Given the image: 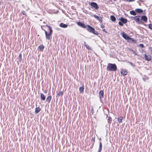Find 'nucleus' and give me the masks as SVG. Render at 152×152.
<instances>
[{
  "label": "nucleus",
  "instance_id": "nucleus-38",
  "mask_svg": "<svg viewBox=\"0 0 152 152\" xmlns=\"http://www.w3.org/2000/svg\"><path fill=\"white\" fill-rule=\"evenodd\" d=\"M151 51L152 52V48H150Z\"/></svg>",
  "mask_w": 152,
  "mask_h": 152
},
{
  "label": "nucleus",
  "instance_id": "nucleus-24",
  "mask_svg": "<svg viewBox=\"0 0 152 152\" xmlns=\"http://www.w3.org/2000/svg\"><path fill=\"white\" fill-rule=\"evenodd\" d=\"M46 26H47L48 27V28L49 29L50 31L49 32V33H51V34H52V32H53V30L52 29V27L51 26H48L47 25H46Z\"/></svg>",
  "mask_w": 152,
  "mask_h": 152
},
{
  "label": "nucleus",
  "instance_id": "nucleus-29",
  "mask_svg": "<svg viewBox=\"0 0 152 152\" xmlns=\"http://www.w3.org/2000/svg\"><path fill=\"white\" fill-rule=\"evenodd\" d=\"M91 141H93V144H94L95 142V138L94 137H92L91 140Z\"/></svg>",
  "mask_w": 152,
  "mask_h": 152
},
{
  "label": "nucleus",
  "instance_id": "nucleus-15",
  "mask_svg": "<svg viewBox=\"0 0 152 152\" xmlns=\"http://www.w3.org/2000/svg\"><path fill=\"white\" fill-rule=\"evenodd\" d=\"M84 45L86 47V48L88 50H91V48L90 47V46L87 44L86 42H84Z\"/></svg>",
  "mask_w": 152,
  "mask_h": 152
},
{
  "label": "nucleus",
  "instance_id": "nucleus-16",
  "mask_svg": "<svg viewBox=\"0 0 152 152\" xmlns=\"http://www.w3.org/2000/svg\"><path fill=\"white\" fill-rule=\"evenodd\" d=\"M41 110V108L39 107H36L35 110V113L36 114L39 112Z\"/></svg>",
  "mask_w": 152,
  "mask_h": 152
},
{
  "label": "nucleus",
  "instance_id": "nucleus-1",
  "mask_svg": "<svg viewBox=\"0 0 152 152\" xmlns=\"http://www.w3.org/2000/svg\"><path fill=\"white\" fill-rule=\"evenodd\" d=\"M86 28H87V30L89 32L92 33L96 35L98 34V32L95 31L94 29L91 26L87 25Z\"/></svg>",
  "mask_w": 152,
  "mask_h": 152
},
{
  "label": "nucleus",
  "instance_id": "nucleus-27",
  "mask_svg": "<svg viewBox=\"0 0 152 152\" xmlns=\"http://www.w3.org/2000/svg\"><path fill=\"white\" fill-rule=\"evenodd\" d=\"M130 12L131 15H135L137 14L136 12L134 10L130 11Z\"/></svg>",
  "mask_w": 152,
  "mask_h": 152
},
{
  "label": "nucleus",
  "instance_id": "nucleus-8",
  "mask_svg": "<svg viewBox=\"0 0 152 152\" xmlns=\"http://www.w3.org/2000/svg\"><path fill=\"white\" fill-rule=\"evenodd\" d=\"M104 92L103 91L101 90L99 93V98L100 101H102V99L103 98Z\"/></svg>",
  "mask_w": 152,
  "mask_h": 152
},
{
  "label": "nucleus",
  "instance_id": "nucleus-2",
  "mask_svg": "<svg viewBox=\"0 0 152 152\" xmlns=\"http://www.w3.org/2000/svg\"><path fill=\"white\" fill-rule=\"evenodd\" d=\"M117 67L115 64H109L107 67V69L108 71H115Z\"/></svg>",
  "mask_w": 152,
  "mask_h": 152
},
{
  "label": "nucleus",
  "instance_id": "nucleus-35",
  "mask_svg": "<svg viewBox=\"0 0 152 152\" xmlns=\"http://www.w3.org/2000/svg\"><path fill=\"white\" fill-rule=\"evenodd\" d=\"M26 12H25V11H22V14H23V15H25V14H26Z\"/></svg>",
  "mask_w": 152,
  "mask_h": 152
},
{
  "label": "nucleus",
  "instance_id": "nucleus-4",
  "mask_svg": "<svg viewBox=\"0 0 152 152\" xmlns=\"http://www.w3.org/2000/svg\"><path fill=\"white\" fill-rule=\"evenodd\" d=\"M43 30L45 32L46 37V39H47L48 40H50L52 34H51V33H50L49 32L48 33L47 32V31H46L44 29Z\"/></svg>",
  "mask_w": 152,
  "mask_h": 152
},
{
  "label": "nucleus",
  "instance_id": "nucleus-10",
  "mask_svg": "<svg viewBox=\"0 0 152 152\" xmlns=\"http://www.w3.org/2000/svg\"><path fill=\"white\" fill-rule=\"evenodd\" d=\"M134 20L138 24H140L141 23L139 19V18L137 16L135 17L134 19Z\"/></svg>",
  "mask_w": 152,
  "mask_h": 152
},
{
  "label": "nucleus",
  "instance_id": "nucleus-33",
  "mask_svg": "<svg viewBox=\"0 0 152 152\" xmlns=\"http://www.w3.org/2000/svg\"><path fill=\"white\" fill-rule=\"evenodd\" d=\"M149 27L150 28L152 29V24H150L149 25Z\"/></svg>",
  "mask_w": 152,
  "mask_h": 152
},
{
  "label": "nucleus",
  "instance_id": "nucleus-34",
  "mask_svg": "<svg viewBox=\"0 0 152 152\" xmlns=\"http://www.w3.org/2000/svg\"><path fill=\"white\" fill-rule=\"evenodd\" d=\"M140 46L142 48H143L144 47V45L142 44H140Z\"/></svg>",
  "mask_w": 152,
  "mask_h": 152
},
{
  "label": "nucleus",
  "instance_id": "nucleus-32",
  "mask_svg": "<svg viewBox=\"0 0 152 152\" xmlns=\"http://www.w3.org/2000/svg\"><path fill=\"white\" fill-rule=\"evenodd\" d=\"M19 60L20 61L22 59V55L21 54L19 55Z\"/></svg>",
  "mask_w": 152,
  "mask_h": 152
},
{
  "label": "nucleus",
  "instance_id": "nucleus-36",
  "mask_svg": "<svg viewBox=\"0 0 152 152\" xmlns=\"http://www.w3.org/2000/svg\"><path fill=\"white\" fill-rule=\"evenodd\" d=\"M101 27L102 28L103 31H104V29H103L104 26L103 25H102L101 26Z\"/></svg>",
  "mask_w": 152,
  "mask_h": 152
},
{
  "label": "nucleus",
  "instance_id": "nucleus-6",
  "mask_svg": "<svg viewBox=\"0 0 152 152\" xmlns=\"http://www.w3.org/2000/svg\"><path fill=\"white\" fill-rule=\"evenodd\" d=\"M90 5L92 7H94L96 10H97L99 8L98 5L96 3L93 2H91Z\"/></svg>",
  "mask_w": 152,
  "mask_h": 152
},
{
  "label": "nucleus",
  "instance_id": "nucleus-5",
  "mask_svg": "<svg viewBox=\"0 0 152 152\" xmlns=\"http://www.w3.org/2000/svg\"><path fill=\"white\" fill-rule=\"evenodd\" d=\"M77 24L79 26L83 28H86L87 27V25H85L84 23H82L81 22H78L77 23Z\"/></svg>",
  "mask_w": 152,
  "mask_h": 152
},
{
  "label": "nucleus",
  "instance_id": "nucleus-39",
  "mask_svg": "<svg viewBox=\"0 0 152 152\" xmlns=\"http://www.w3.org/2000/svg\"><path fill=\"white\" fill-rule=\"evenodd\" d=\"M41 28H42V29H42V26H41Z\"/></svg>",
  "mask_w": 152,
  "mask_h": 152
},
{
  "label": "nucleus",
  "instance_id": "nucleus-37",
  "mask_svg": "<svg viewBox=\"0 0 152 152\" xmlns=\"http://www.w3.org/2000/svg\"><path fill=\"white\" fill-rule=\"evenodd\" d=\"M91 112H92V114H93L94 113V112H93L94 110L93 108L91 109Z\"/></svg>",
  "mask_w": 152,
  "mask_h": 152
},
{
  "label": "nucleus",
  "instance_id": "nucleus-13",
  "mask_svg": "<svg viewBox=\"0 0 152 152\" xmlns=\"http://www.w3.org/2000/svg\"><path fill=\"white\" fill-rule=\"evenodd\" d=\"M121 72L124 75H125L127 74V72L126 70H122L121 71Z\"/></svg>",
  "mask_w": 152,
  "mask_h": 152
},
{
  "label": "nucleus",
  "instance_id": "nucleus-31",
  "mask_svg": "<svg viewBox=\"0 0 152 152\" xmlns=\"http://www.w3.org/2000/svg\"><path fill=\"white\" fill-rule=\"evenodd\" d=\"M131 51L132 52L133 54H134L135 55H137V54L134 51V50H131Z\"/></svg>",
  "mask_w": 152,
  "mask_h": 152
},
{
  "label": "nucleus",
  "instance_id": "nucleus-25",
  "mask_svg": "<svg viewBox=\"0 0 152 152\" xmlns=\"http://www.w3.org/2000/svg\"><path fill=\"white\" fill-rule=\"evenodd\" d=\"M63 94V92L62 91H60L57 95L58 96H62Z\"/></svg>",
  "mask_w": 152,
  "mask_h": 152
},
{
  "label": "nucleus",
  "instance_id": "nucleus-26",
  "mask_svg": "<svg viewBox=\"0 0 152 152\" xmlns=\"http://www.w3.org/2000/svg\"><path fill=\"white\" fill-rule=\"evenodd\" d=\"M123 119V118L121 117H119L118 118V120L119 122L121 123Z\"/></svg>",
  "mask_w": 152,
  "mask_h": 152
},
{
  "label": "nucleus",
  "instance_id": "nucleus-9",
  "mask_svg": "<svg viewBox=\"0 0 152 152\" xmlns=\"http://www.w3.org/2000/svg\"><path fill=\"white\" fill-rule=\"evenodd\" d=\"M94 17L96 18L97 20L99 21L100 22H102V19L100 17L96 15H94Z\"/></svg>",
  "mask_w": 152,
  "mask_h": 152
},
{
  "label": "nucleus",
  "instance_id": "nucleus-22",
  "mask_svg": "<svg viewBox=\"0 0 152 152\" xmlns=\"http://www.w3.org/2000/svg\"><path fill=\"white\" fill-rule=\"evenodd\" d=\"M102 148V144L101 142L99 143V148L98 150V152H100Z\"/></svg>",
  "mask_w": 152,
  "mask_h": 152
},
{
  "label": "nucleus",
  "instance_id": "nucleus-30",
  "mask_svg": "<svg viewBox=\"0 0 152 152\" xmlns=\"http://www.w3.org/2000/svg\"><path fill=\"white\" fill-rule=\"evenodd\" d=\"M118 23L119 25L121 26H123L124 23L121 21H119Z\"/></svg>",
  "mask_w": 152,
  "mask_h": 152
},
{
  "label": "nucleus",
  "instance_id": "nucleus-14",
  "mask_svg": "<svg viewBox=\"0 0 152 152\" xmlns=\"http://www.w3.org/2000/svg\"><path fill=\"white\" fill-rule=\"evenodd\" d=\"M52 99V96H49L47 97L46 101L48 103L50 102Z\"/></svg>",
  "mask_w": 152,
  "mask_h": 152
},
{
  "label": "nucleus",
  "instance_id": "nucleus-12",
  "mask_svg": "<svg viewBox=\"0 0 152 152\" xmlns=\"http://www.w3.org/2000/svg\"><path fill=\"white\" fill-rule=\"evenodd\" d=\"M120 21H121L123 23H125L127 21V20L123 18H121L120 19Z\"/></svg>",
  "mask_w": 152,
  "mask_h": 152
},
{
  "label": "nucleus",
  "instance_id": "nucleus-20",
  "mask_svg": "<svg viewBox=\"0 0 152 152\" xmlns=\"http://www.w3.org/2000/svg\"><path fill=\"white\" fill-rule=\"evenodd\" d=\"M41 99L43 100H44L45 99V96L43 94H41Z\"/></svg>",
  "mask_w": 152,
  "mask_h": 152
},
{
  "label": "nucleus",
  "instance_id": "nucleus-17",
  "mask_svg": "<svg viewBox=\"0 0 152 152\" xmlns=\"http://www.w3.org/2000/svg\"><path fill=\"white\" fill-rule=\"evenodd\" d=\"M141 19L145 22H146L147 20V17L145 16H143L142 17Z\"/></svg>",
  "mask_w": 152,
  "mask_h": 152
},
{
  "label": "nucleus",
  "instance_id": "nucleus-3",
  "mask_svg": "<svg viewBox=\"0 0 152 152\" xmlns=\"http://www.w3.org/2000/svg\"><path fill=\"white\" fill-rule=\"evenodd\" d=\"M121 34L122 35V37L128 40L129 39L130 41L132 42L134 41L133 39L130 38V37L128 36L124 32H122L121 33Z\"/></svg>",
  "mask_w": 152,
  "mask_h": 152
},
{
  "label": "nucleus",
  "instance_id": "nucleus-28",
  "mask_svg": "<svg viewBox=\"0 0 152 152\" xmlns=\"http://www.w3.org/2000/svg\"><path fill=\"white\" fill-rule=\"evenodd\" d=\"M111 121V117H109L108 119V122L109 124H110Z\"/></svg>",
  "mask_w": 152,
  "mask_h": 152
},
{
  "label": "nucleus",
  "instance_id": "nucleus-7",
  "mask_svg": "<svg viewBox=\"0 0 152 152\" xmlns=\"http://www.w3.org/2000/svg\"><path fill=\"white\" fill-rule=\"evenodd\" d=\"M145 59L148 61H150L151 60V56L148 54H145Z\"/></svg>",
  "mask_w": 152,
  "mask_h": 152
},
{
  "label": "nucleus",
  "instance_id": "nucleus-11",
  "mask_svg": "<svg viewBox=\"0 0 152 152\" xmlns=\"http://www.w3.org/2000/svg\"><path fill=\"white\" fill-rule=\"evenodd\" d=\"M60 27L63 28H66L68 27V25L64 23H61L59 25Z\"/></svg>",
  "mask_w": 152,
  "mask_h": 152
},
{
  "label": "nucleus",
  "instance_id": "nucleus-23",
  "mask_svg": "<svg viewBox=\"0 0 152 152\" xmlns=\"http://www.w3.org/2000/svg\"><path fill=\"white\" fill-rule=\"evenodd\" d=\"M136 12L137 13H142L143 12V10L141 9H138L135 10Z\"/></svg>",
  "mask_w": 152,
  "mask_h": 152
},
{
  "label": "nucleus",
  "instance_id": "nucleus-21",
  "mask_svg": "<svg viewBox=\"0 0 152 152\" xmlns=\"http://www.w3.org/2000/svg\"><path fill=\"white\" fill-rule=\"evenodd\" d=\"M38 48L41 51L43 50L44 48V46L43 45H41L39 46Z\"/></svg>",
  "mask_w": 152,
  "mask_h": 152
},
{
  "label": "nucleus",
  "instance_id": "nucleus-19",
  "mask_svg": "<svg viewBox=\"0 0 152 152\" xmlns=\"http://www.w3.org/2000/svg\"><path fill=\"white\" fill-rule=\"evenodd\" d=\"M110 18L111 20L112 21L115 22V21L116 18L114 16L111 15L110 16Z\"/></svg>",
  "mask_w": 152,
  "mask_h": 152
},
{
  "label": "nucleus",
  "instance_id": "nucleus-18",
  "mask_svg": "<svg viewBox=\"0 0 152 152\" xmlns=\"http://www.w3.org/2000/svg\"><path fill=\"white\" fill-rule=\"evenodd\" d=\"M84 86H83V87H81L79 88V91L81 93H83L84 91Z\"/></svg>",
  "mask_w": 152,
  "mask_h": 152
}]
</instances>
